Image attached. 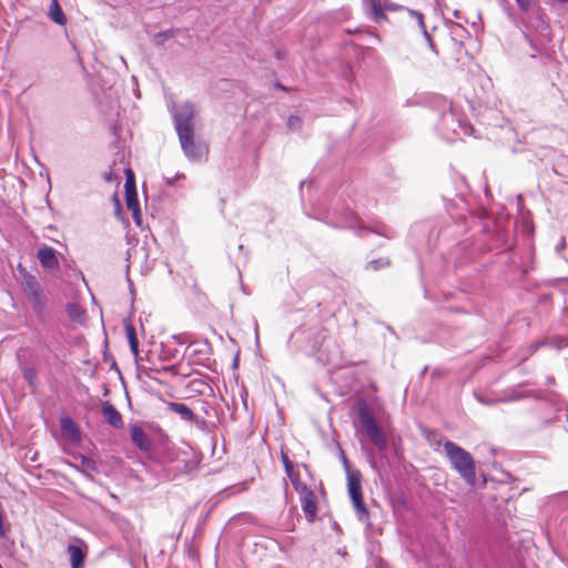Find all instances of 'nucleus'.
Instances as JSON below:
<instances>
[{"instance_id":"nucleus-5","label":"nucleus","mask_w":568,"mask_h":568,"mask_svg":"<svg viewBox=\"0 0 568 568\" xmlns=\"http://www.w3.org/2000/svg\"><path fill=\"white\" fill-rule=\"evenodd\" d=\"M181 146L184 154L191 160H197L203 152V148L194 141V130L183 129L182 132H178Z\"/></svg>"},{"instance_id":"nucleus-4","label":"nucleus","mask_w":568,"mask_h":568,"mask_svg":"<svg viewBox=\"0 0 568 568\" xmlns=\"http://www.w3.org/2000/svg\"><path fill=\"white\" fill-rule=\"evenodd\" d=\"M174 121L176 132L183 129H193V119L196 115L195 106L190 102H183L174 108Z\"/></svg>"},{"instance_id":"nucleus-19","label":"nucleus","mask_w":568,"mask_h":568,"mask_svg":"<svg viewBox=\"0 0 568 568\" xmlns=\"http://www.w3.org/2000/svg\"><path fill=\"white\" fill-rule=\"evenodd\" d=\"M407 13L409 16V18H412L413 20L416 21L417 26L419 27V29L423 31V33L425 34V37L427 39H429V36H428V32L426 31V28H425V23H424V17L420 12L418 11H414V10H407Z\"/></svg>"},{"instance_id":"nucleus-10","label":"nucleus","mask_w":568,"mask_h":568,"mask_svg":"<svg viewBox=\"0 0 568 568\" xmlns=\"http://www.w3.org/2000/svg\"><path fill=\"white\" fill-rule=\"evenodd\" d=\"M102 413L106 422L113 427L120 428L123 426L122 417L113 405L109 403L104 404L102 407Z\"/></svg>"},{"instance_id":"nucleus-2","label":"nucleus","mask_w":568,"mask_h":568,"mask_svg":"<svg viewBox=\"0 0 568 568\" xmlns=\"http://www.w3.org/2000/svg\"><path fill=\"white\" fill-rule=\"evenodd\" d=\"M359 423L364 430L366 432L367 436L369 437L371 442L379 449L385 450L387 448V439L379 428L374 415L368 409L366 405H362L359 407Z\"/></svg>"},{"instance_id":"nucleus-13","label":"nucleus","mask_w":568,"mask_h":568,"mask_svg":"<svg viewBox=\"0 0 568 568\" xmlns=\"http://www.w3.org/2000/svg\"><path fill=\"white\" fill-rule=\"evenodd\" d=\"M126 207L132 212L134 222L141 224V211L136 197V192H126L125 194Z\"/></svg>"},{"instance_id":"nucleus-17","label":"nucleus","mask_w":568,"mask_h":568,"mask_svg":"<svg viewBox=\"0 0 568 568\" xmlns=\"http://www.w3.org/2000/svg\"><path fill=\"white\" fill-rule=\"evenodd\" d=\"M68 315L71 320L78 323H82L84 321V311L78 304H69L67 307Z\"/></svg>"},{"instance_id":"nucleus-27","label":"nucleus","mask_w":568,"mask_h":568,"mask_svg":"<svg viewBox=\"0 0 568 568\" xmlns=\"http://www.w3.org/2000/svg\"><path fill=\"white\" fill-rule=\"evenodd\" d=\"M129 345H130V349H131L135 361L138 362V359H139V339L131 341V343H129Z\"/></svg>"},{"instance_id":"nucleus-16","label":"nucleus","mask_w":568,"mask_h":568,"mask_svg":"<svg viewBox=\"0 0 568 568\" xmlns=\"http://www.w3.org/2000/svg\"><path fill=\"white\" fill-rule=\"evenodd\" d=\"M170 409L180 415L184 420L192 422L195 417L192 409L182 403H170Z\"/></svg>"},{"instance_id":"nucleus-7","label":"nucleus","mask_w":568,"mask_h":568,"mask_svg":"<svg viewBox=\"0 0 568 568\" xmlns=\"http://www.w3.org/2000/svg\"><path fill=\"white\" fill-rule=\"evenodd\" d=\"M37 257L44 268L54 270L59 267V260L57 257V252L53 247L50 246H41L38 250Z\"/></svg>"},{"instance_id":"nucleus-15","label":"nucleus","mask_w":568,"mask_h":568,"mask_svg":"<svg viewBox=\"0 0 568 568\" xmlns=\"http://www.w3.org/2000/svg\"><path fill=\"white\" fill-rule=\"evenodd\" d=\"M68 552L70 555L71 568H83L84 552L82 548L75 545H70L68 547Z\"/></svg>"},{"instance_id":"nucleus-28","label":"nucleus","mask_w":568,"mask_h":568,"mask_svg":"<svg viewBox=\"0 0 568 568\" xmlns=\"http://www.w3.org/2000/svg\"><path fill=\"white\" fill-rule=\"evenodd\" d=\"M184 178V174L176 173L174 178H165L166 185H173L176 180Z\"/></svg>"},{"instance_id":"nucleus-21","label":"nucleus","mask_w":568,"mask_h":568,"mask_svg":"<svg viewBox=\"0 0 568 568\" xmlns=\"http://www.w3.org/2000/svg\"><path fill=\"white\" fill-rule=\"evenodd\" d=\"M23 376L26 381L30 384V386L34 387L37 382V373L33 368H26L23 372Z\"/></svg>"},{"instance_id":"nucleus-18","label":"nucleus","mask_w":568,"mask_h":568,"mask_svg":"<svg viewBox=\"0 0 568 568\" xmlns=\"http://www.w3.org/2000/svg\"><path fill=\"white\" fill-rule=\"evenodd\" d=\"M326 337H327L326 329L323 328V327L317 328L316 329V335H315V337L311 342L312 351H314V352L320 351L322 345H323V343H324V341L326 339Z\"/></svg>"},{"instance_id":"nucleus-22","label":"nucleus","mask_w":568,"mask_h":568,"mask_svg":"<svg viewBox=\"0 0 568 568\" xmlns=\"http://www.w3.org/2000/svg\"><path fill=\"white\" fill-rule=\"evenodd\" d=\"M124 328H125V334H126V338H128L129 343H131V341H136L138 339V336H136V333H135V328L133 327L132 324L125 323L124 324Z\"/></svg>"},{"instance_id":"nucleus-24","label":"nucleus","mask_w":568,"mask_h":568,"mask_svg":"<svg viewBox=\"0 0 568 568\" xmlns=\"http://www.w3.org/2000/svg\"><path fill=\"white\" fill-rule=\"evenodd\" d=\"M26 285L30 294L34 296L38 294V283L33 277L29 276L26 281Z\"/></svg>"},{"instance_id":"nucleus-25","label":"nucleus","mask_w":568,"mask_h":568,"mask_svg":"<svg viewBox=\"0 0 568 568\" xmlns=\"http://www.w3.org/2000/svg\"><path fill=\"white\" fill-rule=\"evenodd\" d=\"M126 173H128V179L125 182V193L126 192H136L132 171L128 170Z\"/></svg>"},{"instance_id":"nucleus-8","label":"nucleus","mask_w":568,"mask_h":568,"mask_svg":"<svg viewBox=\"0 0 568 568\" xmlns=\"http://www.w3.org/2000/svg\"><path fill=\"white\" fill-rule=\"evenodd\" d=\"M301 505L302 509L305 513L306 517L310 520H313V518L316 515V503H315V495L312 490L307 489L306 486H303L302 489V496H301Z\"/></svg>"},{"instance_id":"nucleus-3","label":"nucleus","mask_w":568,"mask_h":568,"mask_svg":"<svg viewBox=\"0 0 568 568\" xmlns=\"http://www.w3.org/2000/svg\"><path fill=\"white\" fill-rule=\"evenodd\" d=\"M347 490L358 519L364 520L368 511L363 500L361 475L358 473L347 474Z\"/></svg>"},{"instance_id":"nucleus-20","label":"nucleus","mask_w":568,"mask_h":568,"mask_svg":"<svg viewBox=\"0 0 568 568\" xmlns=\"http://www.w3.org/2000/svg\"><path fill=\"white\" fill-rule=\"evenodd\" d=\"M81 466L85 470H90V471H97L98 470L97 463L92 458L87 457V456H82L81 457Z\"/></svg>"},{"instance_id":"nucleus-30","label":"nucleus","mask_w":568,"mask_h":568,"mask_svg":"<svg viewBox=\"0 0 568 568\" xmlns=\"http://www.w3.org/2000/svg\"><path fill=\"white\" fill-rule=\"evenodd\" d=\"M564 246H565V241L562 240L560 246H557V251H559Z\"/></svg>"},{"instance_id":"nucleus-9","label":"nucleus","mask_w":568,"mask_h":568,"mask_svg":"<svg viewBox=\"0 0 568 568\" xmlns=\"http://www.w3.org/2000/svg\"><path fill=\"white\" fill-rule=\"evenodd\" d=\"M131 439L141 450H150L151 440L141 427H131Z\"/></svg>"},{"instance_id":"nucleus-26","label":"nucleus","mask_w":568,"mask_h":568,"mask_svg":"<svg viewBox=\"0 0 568 568\" xmlns=\"http://www.w3.org/2000/svg\"><path fill=\"white\" fill-rule=\"evenodd\" d=\"M287 125L291 130H297L301 126V119L298 116H291Z\"/></svg>"},{"instance_id":"nucleus-12","label":"nucleus","mask_w":568,"mask_h":568,"mask_svg":"<svg viewBox=\"0 0 568 568\" xmlns=\"http://www.w3.org/2000/svg\"><path fill=\"white\" fill-rule=\"evenodd\" d=\"M61 430L62 434L72 442H78L80 439V432L75 423L70 417H63L61 419Z\"/></svg>"},{"instance_id":"nucleus-23","label":"nucleus","mask_w":568,"mask_h":568,"mask_svg":"<svg viewBox=\"0 0 568 568\" xmlns=\"http://www.w3.org/2000/svg\"><path fill=\"white\" fill-rule=\"evenodd\" d=\"M518 8L524 11L528 12L532 9L534 0H515Z\"/></svg>"},{"instance_id":"nucleus-29","label":"nucleus","mask_w":568,"mask_h":568,"mask_svg":"<svg viewBox=\"0 0 568 568\" xmlns=\"http://www.w3.org/2000/svg\"><path fill=\"white\" fill-rule=\"evenodd\" d=\"M369 265H371L374 270H377V268H379V267L382 266V263H381V262H378V261H372V262L369 263Z\"/></svg>"},{"instance_id":"nucleus-6","label":"nucleus","mask_w":568,"mask_h":568,"mask_svg":"<svg viewBox=\"0 0 568 568\" xmlns=\"http://www.w3.org/2000/svg\"><path fill=\"white\" fill-rule=\"evenodd\" d=\"M442 128L445 130H452L453 132H457L458 128L463 133L470 135L473 128L468 123H464L459 120H455V114L452 110L445 112L442 116Z\"/></svg>"},{"instance_id":"nucleus-1","label":"nucleus","mask_w":568,"mask_h":568,"mask_svg":"<svg viewBox=\"0 0 568 568\" xmlns=\"http://www.w3.org/2000/svg\"><path fill=\"white\" fill-rule=\"evenodd\" d=\"M444 452L449 459L452 467L469 486L476 484L475 460L471 455L455 443H444Z\"/></svg>"},{"instance_id":"nucleus-14","label":"nucleus","mask_w":568,"mask_h":568,"mask_svg":"<svg viewBox=\"0 0 568 568\" xmlns=\"http://www.w3.org/2000/svg\"><path fill=\"white\" fill-rule=\"evenodd\" d=\"M48 17L59 26H64L67 23V18L58 0H51V4L48 9Z\"/></svg>"},{"instance_id":"nucleus-11","label":"nucleus","mask_w":568,"mask_h":568,"mask_svg":"<svg viewBox=\"0 0 568 568\" xmlns=\"http://www.w3.org/2000/svg\"><path fill=\"white\" fill-rule=\"evenodd\" d=\"M364 2L369 4V16L375 22H381L385 18L383 9L388 8L386 0H364Z\"/></svg>"}]
</instances>
